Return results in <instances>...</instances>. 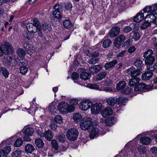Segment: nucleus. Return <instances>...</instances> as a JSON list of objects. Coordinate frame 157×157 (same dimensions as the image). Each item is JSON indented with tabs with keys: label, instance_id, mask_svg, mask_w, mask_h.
Returning <instances> with one entry per match:
<instances>
[{
	"label": "nucleus",
	"instance_id": "34",
	"mask_svg": "<svg viewBox=\"0 0 157 157\" xmlns=\"http://www.w3.org/2000/svg\"><path fill=\"white\" fill-rule=\"evenodd\" d=\"M107 75V73L103 71L99 73L97 76V79L98 80H101L104 78Z\"/></svg>",
	"mask_w": 157,
	"mask_h": 157
},
{
	"label": "nucleus",
	"instance_id": "54",
	"mask_svg": "<svg viewBox=\"0 0 157 157\" xmlns=\"http://www.w3.org/2000/svg\"><path fill=\"white\" fill-rule=\"evenodd\" d=\"M51 144L53 147L56 150L58 149V146L57 141L55 140H53L51 142Z\"/></svg>",
	"mask_w": 157,
	"mask_h": 157
},
{
	"label": "nucleus",
	"instance_id": "29",
	"mask_svg": "<svg viewBox=\"0 0 157 157\" xmlns=\"http://www.w3.org/2000/svg\"><path fill=\"white\" fill-rule=\"evenodd\" d=\"M140 141L142 144L147 145L150 143L151 140L148 137H144L140 139Z\"/></svg>",
	"mask_w": 157,
	"mask_h": 157
},
{
	"label": "nucleus",
	"instance_id": "32",
	"mask_svg": "<svg viewBox=\"0 0 157 157\" xmlns=\"http://www.w3.org/2000/svg\"><path fill=\"white\" fill-rule=\"evenodd\" d=\"M63 25L65 28L68 29L71 27L72 24L69 20L67 19L63 21Z\"/></svg>",
	"mask_w": 157,
	"mask_h": 157
},
{
	"label": "nucleus",
	"instance_id": "39",
	"mask_svg": "<svg viewBox=\"0 0 157 157\" xmlns=\"http://www.w3.org/2000/svg\"><path fill=\"white\" fill-rule=\"evenodd\" d=\"M17 54L20 58H23L26 54L24 50L21 48H19L17 51Z\"/></svg>",
	"mask_w": 157,
	"mask_h": 157
},
{
	"label": "nucleus",
	"instance_id": "9",
	"mask_svg": "<svg viewBox=\"0 0 157 157\" xmlns=\"http://www.w3.org/2000/svg\"><path fill=\"white\" fill-rule=\"evenodd\" d=\"M125 37L124 35L121 34L117 36L115 39L113 44L114 46L116 48H118L125 40Z\"/></svg>",
	"mask_w": 157,
	"mask_h": 157
},
{
	"label": "nucleus",
	"instance_id": "49",
	"mask_svg": "<svg viewBox=\"0 0 157 157\" xmlns=\"http://www.w3.org/2000/svg\"><path fill=\"white\" fill-rule=\"evenodd\" d=\"M63 118L60 115H57L55 116L54 120L57 123L61 124L63 122Z\"/></svg>",
	"mask_w": 157,
	"mask_h": 157
},
{
	"label": "nucleus",
	"instance_id": "27",
	"mask_svg": "<svg viewBox=\"0 0 157 157\" xmlns=\"http://www.w3.org/2000/svg\"><path fill=\"white\" fill-rule=\"evenodd\" d=\"M117 63V60H114L108 63H106L105 65V67L106 69H108L113 67Z\"/></svg>",
	"mask_w": 157,
	"mask_h": 157
},
{
	"label": "nucleus",
	"instance_id": "53",
	"mask_svg": "<svg viewBox=\"0 0 157 157\" xmlns=\"http://www.w3.org/2000/svg\"><path fill=\"white\" fill-rule=\"evenodd\" d=\"M57 138L59 141L60 143H63L65 141L66 139L65 136L63 134L58 135Z\"/></svg>",
	"mask_w": 157,
	"mask_h": 157
},
{
	"label": "nucleus",
	"instance_id": "64",
	"mask_svg": "<svg viewBox=\"0 0 157 157\" xmlns=\"http://www.w3.org/2000/svg\"><path fill=\"white\" fill-rule=\"evenodd\" d=\"M150 151L151 152L155 155H157V147H155L152 148Z\"/></svg>",
	"mask_w": 157,
	"mask_h": 157
},
{
	"label": "nucleus",
	"instance_id": "13",
	"mask_svg": "<svg viewBox=\"0 0 157 157\" xmlns=\"http://www.w3.org/2000/svg\"><path fill=\"white\" fill-rule=\"evenodd\" d=\"M120 31V29L118 27H113L109 32V36L111 37H114L119 34Z\"/></svg>",
	"mask_w": 157,
	"mask_h": 157
},
{
	"label": "nucleus",
	"instance_id": "1",
	"mask_svg": "<svg viewBox=\"0 0 157 157\" xmlns=\"http://www.w3.org/2000/svg\"><path fill=\"white\" fill-rule=\"evenodd\" d=\"M54 10L53 12L52 15L56 19H52V22L53 25L56 26L60 24L59 20L61 19L62 17L61 13L63 11V7L61 5L57 4L54 6Z\"/></svg>",
	"mask_w": 157,
	"mask_h": 157
},
{
	"label": "nucleus",
	"instance_id": "36",
	"mask_svg": "<svg viewBox=\"0 0 157 157\" xmlns=\"http://www.w3.org/2000/svg\"><path fill=\"white\" fill-rule=\"evenodd\" d=\"M1 72L3 75L6 78L8 77L9 73L7 69L5 67H1Z\"/></svg>",
	"mask_w": 157,
	"mask_h": 157
},
{
	"label": "nucleus",
	"instance_id": "20",
	"mask_svg": "<svg viewBox=\"0 0 157 157\" xmlns=\"http://www.w3.org/2000/svg\"><path fill=\"white\" fill-rule=\"evenodd\" d=\"M153 75L152 72L146 71L142 75V79L143 80H147L149 79Z\"/></svg>",
	"mask_w": 157,
	"mask_h": 157
},
{
	"label": "nucleus",
	"instance_id": "61",
	"mask_svg": "<svg viewBox=\"0 0 157 157\" xmlns=\"http://www.w3.org/2000/svg\"><path fill=\"white\" fill-rule=\"evenodd\" d=\"M78 103V101L76 99H72L70 101V105H73L74 106V105H75Z\"/></svg>",
	"mask_w": 157,
	"mask_h": 157
},
{
	"label": "nucleus",
	"instance_id": "2",
	"mask_svg": "<svg viewBox=\"0 0 157 157\" xmlns=\"http://www.w3.org/2000/svg\"><path fill=\"white\" fill-rule=\"evenodd\" d=\"M57 109L60 112L66 113L74 111L75 108L73 105H69L67 103L63 101L58 104Z\"/></svg>",
	"mask_w": 157,
	"mask_h": 157
},
{
	"label": "nucleus",
	"instance_id": "43",
	"mask_svg": "<svg viewBox=\"0 0 157 157\" xmlns=\"http://www.w3.org/2000/svg\"><path fill=\"white\" fill-rule=\"evenodd\" d=\"M99 61V59L97 58L92 56L90 59L89 60L88 63L91 64H95L97 63Z\"/></svg>",
	"mask_w": 157,
	"mask_h": 157
},
{
	"label": "nucleus",
	"instance_id": "3",
	"mask_svg": "<svg viewBox=\"0 0 157 157\" xmlns=\"http://www.w3.org/2000/svg\"><path fill=\"white\" fill-rule=\"evenodd\" d=\"M14 52L12 46L8 42H6L0 47V56H3V54L8 55L12 54Z\"/></svg>",
	"mask_w": 157,
	"mask_h": 157
},
{
	"label": "nucleus",
	"instance_id": "15",
	"mask_svg": "<svg viewBox=\"0 0 157 157\" xmlns=\"http://www.w3.org/2000/svg\"><path fill=\"white\" fill-rule=\"evenodd\" d=\"M117 99L118 104L119 106L117 107V110L120 109L121 108L120 106L124 105L125 103L128 101V100L127 98L122 96H120L118 98H117Z\"/></svg>",
	"mask_w": 157,
	"mask_h": 157
},
{
	"label": "nucleus",
	"instance_id": "44",
	"mask_svg": "<svg viewBox=\"0 0 157 157\" xmlns=\"http://www.w3.org/2000/svg\"><path fill=\"white\" fill-rule=\"evenodd\" d=\"M28 71V68L25 66H22L20 68V72L23 75H25Z\"/></svg>",
	"mask_w": 157,
	"mask_h": 157
},
{
	"label": "nucleus",
	"instance_id": "40",
	"mask_svg": "<svg viewBox=\"0 0 157 157\" xmlns=\"http://www.w3.org/2000/svg\"><path fill=\"white\" fill-rule=\"evenodd\" d=\"M157 68V65L155 64L153 65V64L147 65V69L149 71L152 72L155 69Z\"/></svg>",
	"mask_w": 157,
	"mask_h": 157
},
{
	"label": "nucleus",
	"instance_id": "19",
	"mask_svg": "<svg viewBox=\"0 0 157 157\" xmlns=\"http://www.w3.org/2000/svg\"><path fill=\"white\" fill-rule=\"evenodd\" d=\"M106 102L108 105L112 106L117 102V99L115 97H111L106 99Z\"/></svg>",
	"mask_w": 157,
	"mask_h": 157
},
{
	"label": "nucleus",
	"instance_id": "7",
	"mask_svg": "<svg viewBox=\"0 0 157 157\" xmlns=\"http://www.w3.org/2000/svg\"><path fill=\"white\" fill-rule=\"evenodd\" d=\"M152 89V87L149 85H147L144 83L137 84L134 87V90L136 92L141 91H148Z\"/></svg>",
	"mask_w": 157,
	"mask_h": 157
},
{
	"label": "nucleus",
	"instance_id": "35",
	"mask_svg": "<svg viewBox=\"0 0 157 157\" xmlns=\"http://www.w3.org/2000/svg\"><path fill=\"white\" fill-rule=\"evenodd\" d=\"M80 77L82 79L86 80L90 78V75L88 73L83 72L80 74Z\"/></svg>",
	"mask_w": 157,
	"mask_h": 157
},
{
	"label": "nucleus",
	"instance_id": "52",
	"mask_svg": "<svg viewBox=\"0 0 157 157\" xmlns=\"http://www.w3.org/2000/svg\"><path fill=\"white\" fill-rule=\"evenodd\" d=\"M132 30V28L130 26H126L124 27L122 29L123 32L127 33L130 32Z\"/></svg>",
	"mask_w": 157,
	"mask_h": 157
},
{
	"label": "nucleus",
	"instance_id": "28",
	"mask_svg": "<svg viewBox=\"0 0 157 157\" xmlns=\"http://www.w3.org/2000/svg\"><path fill=\"white\" fill-rule=\"evenodd\" d=\"M35 143L36 146L39 148H42L44 146V144L42 140L40 139H36Z\"/></svg>",
	"mask_w": 157,
	"mask_h": 157
},
{
	"label": "nucleus",
	"instance_id": "23",
	"mask_svg": "<svg viewBox=\"0 0 157 157\" xmlns=\"http://www.w3.org/2000/svg\"><path fill=\"white\" fill-rule=\"evenodd\" d=\"M144 18V14L143 13H137L133 19L135 22H139L143 20Z\"/></svg>",
	"mask_w": 157,
	"mask_h": 157
},
{
	"label": "nucleus",
	"instance_id": "21",
	"mask_svg": "<svg viewBox=\"0 0 157 157\" xmlns=\"http://www.w3.org/2000/svg\"><path fill=\"white\" fill-rule=\"evenodd\" d=\"M139 78H132L130 79L128 82V85L130 86H136L140 81Z\"/></svg>",
	"mask_w": 157,
	"mask_h": 157
},
{
	"label": "nucleus",
	"instance_id": "12",
	"mask_svg": "<svg viewBox=\"0 0 157 157\" xmlns=\"http://www.w3.org/2000/svg\"><path fill=\"white\" fill-rule=\"evenodd\" d=\"M90 108L91 113L94 114H95L99 113L101 110L102 108V105L101 103H96L94 105L92 104Z\"/></svg>",
	"mask_w": 157,
	"mask_h": 157
},
{
	"label": "nucleus",
	"instance_id": "31",
	"mask_svg": "<svg viewBox=\"0 0 157 157\" xmlns=\"http://www.w3.org/2000/svg\"><path fill=\"white\" fill-rule=\"evenodd\" d=\"M126 83L124 81H121L117 84V90L123 89L125 86Z\"/></svg>",
	"mask_w": 157,
	"mask_h": 157
},
{
	"label": "nucleus",
	"instance_id": "33",
	"mask_svg": "<svg viewBox=\"0 0 157 157\" xmlns=\"http://www.w3.org/2000/svg\"><path fill=\"white\" fill-rule=\"evenodd\" d=\"M146 58L145 63L147 65L153 64L155 61L154 56H150Z\"/></svg>",
	"mask_w": 157,
	"mask_h": 157
},
{
	"label": "nucleus",
	"instance_id": "62",
	"mask_svg": "<svg viewBox=\"0 0 157 157\" xmlns=\"http://www.w3.org/2000/svg\"><path fill=\"white\" fill-rule=\"evenodd\" d=\"M79 75L75 72H74L72 75V78L74 79H77L79 78Z\"/></svg>",
	"mask_w": 157,
	"mask_h": 157
},
{
	"label": "nucleus",
	"instance_id": "60",
	"mask_svg": "<svg viewBox=\"0 0 157 157\" xmlns=\"http://www.w3.org/2000/svg\"><path fill=\"white\" fill-rule=\"evenodd\" d=\"M72 7V6L71 3L70 2H67L65 5V8L66 9L68 10H70Z\"/></svg>",
	"mask_w": 157,
	"mask_h": 157
},
{
	"label": "nucleus",
	"instance_id": "45",
	"mask_svg": "<svg viewBox=\"0 0 157 157\" xmlns=\"http://www.w3.org/2000/svg\"><path fill=\"white\" fill-rule=\"evenodd\" d=\"M153 54V51L150 49H148L144 54V56L145 58H147L150 56H152Z\"/></svg>",
	"mask_w": 157,
	"mask_h": 157
},
{
	"label": "nucleus",
	"instance_id": "25",
	"mask_svg": "<svg viewBox=\"0 0 157 157\" xmlns=\"http://www.w3.org/2000/svg\"><path fill=\"white\" fill-rule=\"evenodd\" d=\"M34 150L35 148L32 144H28L25 146V150L28 153H31Z\"/></svg>",
	"mask_w": 157,
	"mask_h": 157
},
{
	"label": "nucleus",
	"instance_id": "50",
	"mask_svg": "<svg viewBox=\"0 0 157 157\" xmlns=\"http://www.w3.org/2000/svg\"><path fill=\"white\" fill-rule=\"evenodd\" d=\"M23 144V140L21 138L17 139L15 142L14 146L16 147H20Z\"/></svg>",
	"mask_w": 157,
	"mask_h": 157
},
{
	"label": "nucleus",
	"instance_id": "5",
	"mask_svg": "<svg viewBox=\"0 0 157 157\" xmlns=\"http://www.w3.org/2000/svg\"><path fill=\"white\" fill-rule=\"evenodd\" d=\"M93 124L92 119L88 117L84 118L80 123L81 128L83 130H88Z\"/></svg>",
	"mask_w": 157,
	"mask_h": 157
},
{
	"label": "nucleus",
	"instance_id": "16",
	"mask_svg": "<svg viewBox=\"0 0 157 157\" xmlns=\"http://www.w3.org/2000/svg\"><path fill=\"white\" fill-rule=\"evenodd\" d=\"M113 113V110L110 108L107 107L101 111V114L103 117H106L108 116L111 115Z\"/></svg>",
	"mask_w": 157,
	"mask_h": 157
},
{
	"label": "nucleus",
	"instance_id": "17",
	"mask_svg": "<svg viewBox=\"0 0 157 157\" xmlns=\"http://www.w3.org/2000/svg\"><path fill=\"white\" fill-rule=\"evenodd\" d=\"M26 27L28 31L31 33H36L37 30L36 27L34 26L32 23L27 24Z\"/></svg>",
	"mask_w": 157,
	"mask_h": 157
},
{
	"label": "nucleus",
	"instance_id": "41",
	"mask_svg": "<svg viewBox=\"0 0 157 157\" xmlns=\"http://www.w3.org/2000/svg\"><path fill=\"white\" fill-rule=\"evenodd\" d=\"M12 60V57L11 56H7L4 57L3 58V61L4 63L6 64L10 65Z\"/></svg>",
	"mask_w": 157,
	"mask_h": 157
},
{
	"label": "nucleus",
	"instance_id": "10",
	"mask_svg": "<svg viewBox=\"0 0 157 157\" xmlns=\"http://www.w3.org/2000/svg\"><path fill=\"white\" fill-rule=\"evenodd\" d=\"M92 105V103L90 101L86 100L80 103L79 108L82 110L86 111L90 108Z\"/></svg>",
	"mask_w": 157,
	"mask_h": 157
},
{
	"label": "nucleus",
	"instance_id": "14",
	"mask_svg": "<svg viewBox=\"0 0 157 157\" xmlns=\"http://www.w3.org/2000/svg\"><path fill=\"white\" fill-rule=\"evenodd\" d=\"M10 151V147L9 145L6 146L3 149L0 150V157H7Z\"/></svg>",
	"mask_w": 157,
	"mask_h": 157
},
{
	"label": "nucleus",
	"instance_id": "63",
	"mask_svg": "<svg viewBox=\"0 0 157 157\" xmlns=\"http://www.w3.org/2000/svg\"><path fill=\"white\" fill-rule=\"evenodd\" d=\"M34 48L33 47L32 45L30 44L29 46V47L28 49H27L26 50L28 53L29 52H33L34 51Z\"/></svg>",
	"mask_w": 157,
	"mask_h": 157
},
{
	"label": "nucleus",
	"instance_id": "57",
	"mask_svg": "<svg viewBox=\"0 0 157 157\" xmlns=\"http://www.w3.org/2000/svg\"><path fill=\"white\" fill-rule=\"evenodd\" d=\"M49 127L53 130H56L57 127V125L53 121L51 122L49 125Z\"/></svg>",
	"mask_w": 157,
	"mask_h": 157
},
{
	"label": "nucleus",
	"instance_id": "24",
	"mask_svg": "<svg viewBox=\"0 0 157 157\" xmlns=\"http://www.w3.org/2000/svg\"><path fill=\"white\" fill-rule=\"evenodd\" d=\"M117 120L115 117H109L106 120V124L111 126L112 124H115L117 122Z\"/></svg>",
	"mask_w": 157,
	"mask_h": 157
},
{
	"label": "nucleus",
	"instance_id": "22",
	"mask_svg": "<svg viewBox=\"0 0 157 157\" xmlns=\"http://www.w3.org/2000/svg\"><path fill=\"white\" fill-rule=\"evenodd\" d=\"M99 132V129L97 127H94L91 130L90 133V138L93 139L95 137L97 136Z\"/></svg>",
	"mask_w": 157,
	"mask_h": 157
},
{
	"label": "nucleus",
	"instance_id": "56",
	"mask_svg": "<svg viewBox=\"0 0 157 157\" xmlns=\"http://www.w3.org/2000/svg\"><path fill=\"white\" fill-rule=\"evenodd\" d=\"M133 34L132 38L136 40H139L140 38V35L139 33H133Z\"/></svg>",
	"mask_w": 157,
	"mask_h": 157
},
{
	"label": "nucleus",
	"instance_id": "55",
	"mask_svg": "<svg viewBox=\"0 0 157 157\" xmlns=\"http://www.w3.org/2000/svg\"><path fill=\"white\" fill-rule=\"evenodd\" d=\"M132 40L131 38L128 39L124 44L123 46L126 47H129L132 44Z\"/></svg>",
	"mask_w": 157,
	"mask_h": 157
},
{
	"label": "nucleus",
	"instance_id": "26",
	"mask_svg": "<svg viewBox=\"0 0 157 157\" xmlns=\"http://www.w3.org/2000/svg\"><path fill=\"white\" fill-rule=\"evenodd\" d=\"M42 28L43 30L46 33L49 32L51 30V25L46 22H44L42 25Z\"/></svg>",
	"mask_w": 157,
	"mask_h": 157
},
{
	"label": "nucleus",
	"instance_id": "8",
	"mask_svg": "<svg viewBox=\"0 0 157 157\" xmlns=\"http://www.w3.org/2000/svg\"><path fill=\"white\" fill-rule=\"evenodd\" d=\"M127 73L130 75L132 78H139L138 76L140 75L141 71L139 69H136L134 67H132L127 70Z\"/></svg>",
	"mask_w": 157,
	"mask_h": 157
},
{
	"label": "nucleus",
	"instance_id": "58",
	"mask_svg": "<svg viewBox=\"0 0 157 157\" xmlns=\"http://www.w3.org/2000/svg\"><path fill=\"white\" fill-rule=\"evenodd\" d=\"M113 84V81L110 79H106L104 81V85L105 86H110Z\"/></svg>",
	"mask_w": 157,
	"mask_h": 157
},
{
	"label": "nucleus",
	"instance_id": "46",
	"mask_svg": "<svg viewBox=\"0 0 157 157\" xmlns=\"http://www.w3.org/2000/svg\"><path fill=\"white\" fill-rule=\"evenodd\" d=\"M157 4H155L154 5H153V6H146L143 10L144 12L148 13L152 12V10H153V6H154L156 5Z\"/></svg>",
	"mask_w": 157,
	"mask_h": 157
},
{
	"label": "nucleus",
	"instance_id": "51",
	"mask_svg": "<svg viewBox=\"0 0 157 157\" xmlns=\"http://www.w3.org/2000/svg\"><path fill=\"white\" fill-rule=\"evenodd\" d=\"M33 25L36 27L37 29H38L41 27L40 24L37 18H35L33 21Z\"/></svg>",
	"mask_w": 157,
	"mask_h": 157
},
{
	"label": "nucleus",
	"instance_id": "42",
	"mask_svg": "<svg viewBox=\"0 0 157 157\" xmlns=\"http://www.w3.org/2000/svg\"><path fill=\"white\" fill-rule=\"evenodd\" d=\"M33 132V129L32 128H28L24 131L25 134L28 136H32Z\"/></svg>",
	"mask_w": 157,
	"mask_h": 157
},
{
	"label": "nucleus",
	"instance_id": "6",
	"mask_svg": "<svg viewBox=\"0 0 157 157\" xmlns=\"http://www.w3.org/2000/svg\"><path fill=\"white\" fill-rule=\"evenodd\" d=\"M78 134V132L75 128H71L68 130L66 136L67 139L71 141H74L76 140Z\"/></svg>",
	"mask_w": 157,
	"mask_h": 157
},
{
	"label": "nucleus",
	"instance_id": "18",
	"mask_svg": "<svg viewBox=\"0 0 157 157\" xmlns=\"http://www.w3.org/2000/svg\"><path fill=\"white\" fill-rule=\"evenodd\" d=\"M101 67L98 65L92 66L89 69V72L92 74L97 73L101 69Z\"/></svg>",
	"mask_w": 157,
	"mask_h": 157
},
{
	"label": "nucleus",
	"instance_id": "47",
	"mask_svg": "<svg viewBox=\"0 0 157 157\" xmlns=\"http://www.w3.org/2000/svg\"><path fill=\"white\" fill-rule=\"evenodd\" d=\"M21 151L19 149H18L12 153V157H20L21 156Z\"/></svg>",
	"mask_w": 157,
	"mask_h": 157
},
{
	"label": "nucleus",
	"instance_id": "48",
	"mask_svg": "<svg viewBox=\"0 0 157 157\" xmlns=\"http://www.w3.org/2000/svg\"><path fill=\"white\" fill-rule=\"evenodd\" d=\"M142 63V61L141 59H138L136 60L134 63V65L137 67H140V68L139 69V70L141 69L142 66L141 65Z\"/></svg>",
	"mask_w": 157,
	"mask_h": 157
},
{
	"label": "nucleus",
	"instance_id": "30",
	"mask_svg": "<svg viewBox=\"0 0 157 157\" xmlns=\"http://www.w3.org/2000/svg\"><path fill=\"white\" fill-rule=\"evenodd\" d=\"M73 118L75 122H78L81 120L82 117L80 114L78 113L74 114Z\"/></svg>",
	"mask_w": 157,
	"mask_h": 157
},
{
	"label": "nucleus",
	"instance_id": "38",
	"mask_svg": "<svg viewBox=\"0 0 157 157\" xmlns=\"http://www.w3.org/2000/svg\"><path fill=\"white\" fill-rule=\"evenodd\" d=\"M112 44L111 40L109 39H105L103 43L102 46L104 48H107L110 46Z\"/></svg>",
	"mask_w": 157,
	"mask_h": 157
},
{
	"label": "nucleus",
	"instance_id": "11",
	"mask_svg": "<svg viewBox=\"0 0 157 157\" xmlns=\"http://www.w3.org/2000/svg\"><path fill=\"white\" fill-rule=\"evenodd\" d=\"M38 134L41 137H45L48 141H51L53 137L52 131L49 130L45 131L44 133L38 132Z\"/></svg>",
	"mask_w": 157,
	"mask_h": 157
},
{
	"label": "nucleus",
	"instance_id": "37",
	"mask_svg": "<svg viewBox=\"0 0 157 157\" xmlns=\"http://www.w3.org/2000/svg\"><path fill=\"white\" fill-rule=\"evenodd\" d=\"M145 21L143 22L142 25L141 26V29H144L147 27H148L151 25V23L150 22L148 21L147 19H145Z\"/></svg>",
	"mask_w": 157,
	"mask_h": 157
},
{
	"label": "nucleus",
	"instance_id": "4",
	"mask_svg": "<svg viewBox=\"0 0 157 157\" xmlns=\"http://www.w3.org/2000/svg\"><path fill=\"white\" fill-rule=\"evenodd\" d=\"M145 18L150 22L157 25V4L153 6L152 13L147 15Z\"/></svg>",
	"mask_w": 157,
	"mask_h": 157
},
{
	"label": "nucleus",
	"instance_id": "59",
	"mask_svg": "<svg viewBox=\"0 0 157 157\" xmlns=\"http://www.w3.org/2000/svg\"><path fill=\"white\" fill-rule=\"evenodd\" d=\"M138 151L140 153L144 154L146 152V148L143 146H140L139 147Z\"/></svg>",
	"mask_w": 157,
	"mask_h": 157
}]
</instances>
